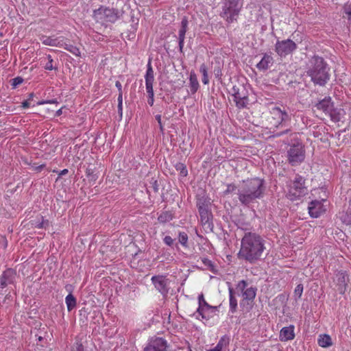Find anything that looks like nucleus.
<instances>
[{"label": "nucleus", "instance_id": "nucleus-43", "mask_svg": "<svg viewBox=\"0 0 351 351\" xmlns=\"http://www.w3.org/2000/svg\"><path fill=\"white\" fill-rule=\"evenodd\" d=\"M236 189V186L233 184H229L227 186L226 190L224 191L225 194H228L233 192Z\"/></svg>", "mask_w": 351, "mask_h": 351}, {"label": "nucleus", "instance_id": "nucleus-25", "mask_svg": "<svg viewBox=\"0 0 351 351\" xmlns=\"http://www.w3.org/2000/svg\"><path fill=\"white\" fill-rule=\"evenodd\" d=\"M228 343L229 338L226 336H223L219 339V342L215 348H210L207 351H223V350L226 348Z\"/></svg>", "mask_w": 351, "mask_h": 351}, {"label": "nucleus", "instance_id": "nucleus-59", "mask_svg": "<svg viewBox=\"0 0 351 351\" xmlns=\"http://www.w3.org/2000/svg\"><path fill=\"white\" fill-rule=\"evenodd\" d=\"M4 243H5V247H6L7 245H8V241L5 239H4Z\"/></svg>", "mask_w": 351, "mask_h": 351}, {"label": "nucleus", "instance_id": "nucleus-35", "mask_svg": "<svg viewBox=\"0 0 351 351\" xmlns=\"http://www.w3.org/2000/svg\"><path fill=\"white\" fill-rule=\"evenodd\" d=\"M188 235L184 232H180L178 234V240L180 243L185 248L189 247L188 245Z\"/></svg>", "mask_w": 351, "mask_h": 351}, {"label": "nucleus", "instance_id": "nucleus-10", "mask_svg": "<svg viewBox=\"0 0 351 351\" xmlns=\"http://www.w3.org/2000/svg\"><path fill=\"white\" fill-rule=\"evenodd\" d=\"M155 289L162 295H167L169 290L170 280L166 275H156L151 278Z\"/></svg>", "mask_w": 351, "mask_h": 351}, {"label": "nucleus", "instance_id": "nucleus-40", "mask_svg": "<svg viewBox=\"0 0 351 351\" xmlns=\"http://www.w3.org/2000/svg\"><path fill=\"white\" fill-rule=\"evenodd\" d=\"M198 304H199L198 306H204L206 308H207V306H208V304L206 301L204 296L202 293L198 296Z\"/></svg>", "mask_w": 351, "mask_h": 351}, {"label": "nucleus", "instance_id": "nucleus-62", "mask_svg": "<svg viewBox=\"0 0 351 351\" xmlns=\"http://www.w3.org/2000/svg\"><path fill=\"white\" fill-rule=\"evenodd\" d=\"M244 99L245 98L243 97V101H242L243 105L244 104Z\"/></svg>", "mask_w": 351, "mask_h": 351}, {"label": "nucleus", "instance_id": "nucleus-32", "mask_svg": "<svg viewBox=\"0 0 351 351\" xmlns=\"http://www.w3.org/2000/svg\"><path fill=\"white\" fill-rule=\"evenodd\" d=\"M199 71L202 74V83L205 85L208 84L209 78L208 75V68L205 64H201L199 67Z\"/></svg>", "mask_w": 351, "mask_h": 351}, {"label": "nucleus", "instance_id": "nucleus-16", "mask_svg": "<svg viewBox=\"0 0 351 351\" xmlns=\"http://www.w3.org/2000/svg\"><path fill=\"white\" fill-rule=\"evenodd\" d=\"M16 272L12 269H8L0 277V287L4 288L8 285L12 284L15 278Z\"/></svg>", "mask_w": 351, "mask_h": 351}, {"label": "nucleus", "instance_id": "nucleus-49", "mask_svg": "<svg viewBox=\"0 0 351 351\" xmlns=\"http://www.w3.org/2000/svg\"><path fill=\"white\" fill-rule=\"evenodd\" d=\"M154 95L152 96H148L147 103L150 106H152L154 105Z\"/></svg>", "mask_w": 351, "mask_h": 351}, {"label": "nucleus", "instance_id": "nucleus-3", "mask_svg": "<svg viewBox=\"0 0 351 351\" xmlns=\"http://www.w3.org/2000/svg\"><path fill=\"white\" fill-rule=\"evenodd\" d=\"M265 191L264 182L260 178H254L245 182L243 189V204L250 203L261 198Z\"/></svg>", "mask_w": 351, "mask_h": 351}, {"label": "nucleus", "instance_id": "nucleus-9", "mask_svg": "<svg viewBox=\"0 0 351 351\" xmlns=\"http://www.w3.org/2000/svg\"><path fill=\"white\" fill-rule=\"evenodd\" d=\"M238 0H226L224 3L221 16L226 19L228 23H232L237 20L239 16V10L237 9Z\"/></svg>", "mask_w": 351, "mask_h": 351}, {"label": "nucleus", "instance_id": "nucleus-57", "mask_svg": "<svg viewBox=\"0 0 351 351\" xmlns=\"http://www.w3.org/2000/svg\"><path fill=\"white\" fill-rule=\"evenodd\" d=\"M243 283V291L245 289L246 283L244 280L242 281Z\"/></svg>", "mask_w": 351, "mask_h": 351}, {"label": "nucleus", "instance_id": "nucleus-12", "mask_svg": "<svg viewBox=\"0 0 351 351\" xmlns=\"http://www.w3.org/2000/svg\"><path fill=\"white\" fill-rule=\"evenodd\" d=\"M325 202L326 200L322 199V200H313L310 202L308 209L311 217L317 218L326 211V207L323 204Z\"/></svg>", "mask_w": 351, "mask_h": 351}, {"label": "nucleus", "instance_id": "nucleus-26", "mask_svg": "<svg viewBox=\"0 0 351 351\" xmlns=\"http://www.w3.org/2000/svg\"><path fill=\"white\" fill-rule=\"evenodd\" d=\"M340 219L346 225H351V199L349 201V206L346 212L340 214Z\"/></svg>", "mask_w": 351, "mask_h": 351}, {"label": "nucleus", "instance_id": "nucleus-22", "mask_svg": "<svg viewBox=\"0 0 351 351\" xmlns=\"http://www.w3.org/2000/svg\"><path fill=\"white\" fill-rule=\"evenodd\" d=\"M199 88L197 77L194 71H191L189 75V88L191 94H195Z\"/></svg>", "mask_w": 351, "mask_h": 351}, {"label": "nucleus", "instance_id": "nucleus-6", "mask_svg": "<svg viewBox=\"0 0 351 351\" xmlns=\"http://www.w3.org/2000/svg\"><path fill=\"white\" fill-rule=\"evenodd\" d=\"M305 158V149L302 142L295 141L287 150V160L292 166L301 164Z\"/></svg>", "mask_w": 351, "mask_h": 351}, {"label": "nucleus", "instance_id": "nucleus-17", "mask_svg": "<svg viewBox=\"0 0 351 351\" xmlns=\"http://www.w3.org/2000/svg\"><path fill=\"white\" fill-rule=\"evenodd\" d=\"M239 88L233 86L229 91L230 97L229 101L230 104L234 103L235 106L240 109L241 107V95L239 91Z\"/></svg>", "mask_w": 351, "mask_h": 351}, {"label": "nucleus", "instance_id": "nucleus-4", "mask_svg": "<svg viewBox=\"0 0 351 351\" xmlns=\"http://www.w3.org/2000/svg\"><path fill=\"white\" fill-rule=\"evenodd\" d=\"M119 17L118 10L105 5H100L93 10V18L96 23L107 26L108 23H115Z\"/></svg>", "mask_w": 351, "mask_h": 351}, {"label": "nucleus", "instance_id": "nucleus-54", "mask_svg": "<svg viewBox=\"0 0 351 351\" xmlns=\"http://www.w3.org/2000/svg\"><path fill=\"white\" fill-rule=\"evenodd\" d=\"M153 187H154V190L155 192H157L158 191V184H157V181L156 180H154Z\"/></svg>", "mask_w": 351, "mask_h": 351}, {"label": "nucleus", "instance_id": "nucleus-15", "mask_svg": "<svg viewBox=\"0 0 351 351\" xmlns=\"http://www.w3.org/2000/svg\"><path fill=\"white\" fill-rule=\"evenodd\" d=\"M146 91L148 96L154 95L153 84L154 82V73L150 61L147 64V69L145 75Z\"/></svg>", "mask_w": 351, "mask_h": 351}, {"label": "nucleus", "instance_id": "nucleus-18", "mask_svg": "<svg viewBox=\"0 0 351 351\" xmlns=\"http://www.w3.org/2000/svg\"><path fill=\"white\" fill-rule=\"evenodd\" d=\"M316 107L318 110H322L324 113H331L333 109V104L330 97H326L322 100L319 101Z\"/></svg>", "mask_w": 351, "mask_h": 351}, {"label": "nucleus", "instance_id": "nucleus-58", "mask_svg": "<svg viewBox=\"0 0 351 351\" xmlns=\"http://www.w3.org/2000/svg\"><path fill=\"white\" fill-rule=\"evenodd\" d=\"M287 132V130H285V131H284L283 132H281V133H280V134H277V136H280V135H282V134L286 133Z\"/></svg>", "mask_w": 351, "mask_h": 351}, {"label": "nucleus", "instance_id": "nucleus-61", "mask_svg": "<svg viewBox=\"0 0 351 351\" xmlns=\"http://www.w3.org/2000/svg\"><path fill=\"white\" fill-rule=\"evenodd\" d=\"M119 111H122V107H118Z\"/></svg>", "mask_w": 351, "mask_h": 351}, {"label": "nucleus", "instance_id": "nucleus-52", "mask_svg": "<svg viewBox=\"0 0 351 351\" xmlns=\"http://www.w3.org/2000/svg\"><path fill=\"white\" fill-rule=\"evenodd\" d=\"M69 172L68 169H64L62 171H60L58 173L59 176H64L66 174H67Z\"/></svg>", "mask_w": 351, "mask_h": 351}, {"label": "nucleus", "instance_id": "nucleus-8", "mask_svg": "<svg viewBox=\"0 0 351 351\" xmlns=\"http://www.w3.org/2000/svg\"><path fill=\"white\" fill-rule=\"evenodd\" d=\"M297 49V45L291 39L278 40L275 44V51L281 58L291 55Z\"/></svg>", "mask_w": 351, "mask_h": 351}, {"label": "nucleus", "instance_id": "nucleus-45", "mask_svg": "<svg viewBox=\"0 0 351 351\" xmlns=\"http://www.w3.org/2000/svg\"><path fill=\"white\" fill-rule=\"evenodd\" d=\"M85 173L88 178L94 177V169L90 167H87Z\"/></svg>", "mask_w": 351, "mask_h": 351}, {"label": "nucleus", "instance_id": "nucleus-55", "mask_svg": "<svg viewBox=\"0 0 351 351\" xmlns=\"http://www.w3.org/2000/svg\"><path fill=\"white\" fill-rule=\"evenodd\" d=\"M45 165H40L38 167H36V170L37 171H40L45 167Z\"/></svg>", "mask_w": 351, "mask_h": 351}, {"label": "nucleus", "instance_id": "nucleus-28", "mask_svg": "<svg viewBox=\"0 0 351 351\" xmlns=\"http://www.w3.org/2000/svg\"><path fill=\"white\" fill-rule=\"evenodd\" d=\"M318 344L322 348H328L332 346V339L328 335H320L318 339Z\"/></svg>", "mask_w": 351, "mask_h": 351}, {"label": "nucleus", "instance_id": "nucleus-11", "mask_svg": "<svg viewBox=\"0 0 351 351\" xmlns=\"http://www.w3.org/2000/svg\"><path fill=\"white\" fill-rule=\"evenodd\" d=\"M167 341L161 337H153L149 340L143 351H165Z\"/></svg>", "mask_w": 351, "mask_h": 351}, {"label": "nucleus", "instance_id": "nucleus-42", "mask_svg": "<svg viewBox=\"0 0 351 351\" xmlns=\"http://www.w3.org/2000/svg\"><path fill=\"white\" fill-rule=\"evenodd\" d=\"M163 241L167 245L171 246L174 241L170 236H165L163 239Z\"/></svg>", "mask_w": 351, "mask_h": 351}, {"label": "nucleus", "instance_id": "nucleus-30", "mask_svg": "<svg viewBox=\"0 0 351 351\" xmlns=\"http://www.w3.org/2000/svg\"><path fill=\"white\" fill-rule=\"evenodd\" d=\"M230 313H234L237 311V300L234 295L232 289H230Z\"/></svg>", "mask_w": 351, "mask_h": 351}, {"label": "nucleus", "instance_id": "nucleus-13", "mask_svg": "<svg viewBox=\"0 0 351 351\" xmlns=\"http://www.w3.org/2000/svg\"><path fill=\"white\" fill-rule=\"evenodd\" d=\"M40 42L47 46L56 47H62L63 46V41H66L67 38L64 36H48L46 35H42L40 37Z\"/></svg>", "mask_w": 351, "mask_h": 351}, {"label": "nucleus", "instance_id": "nucleus-21", "mask_svg": "<svg viewBox=\"0 0 351 351\" xmlns=\"http://www.w3.org/2000/svg\"><path fill=\"white\" fill-rule=\"evenodd\" d=\"M216 310V307L212 306L208 304L207 308L206 306H198L197 312L199 315L202 317V319H208L211 314L214 313Z\"/></svg>", "mask_w": 351, "mask_h": 351}, {"label": "nucleus", "instance_id": "nucleus-38", "mask_svg": "<svg viewBox=\"0 0 351 351\" xmlns=\"http://www.w3.org/2000/svg\"><path fill=\"white\" fill-rule=\"evenodd\" d=\"M303 293V285L299 284L296 286L294 290V297L295 299L300 298Z\"/></svg>", "mask_w": 351, "mask_h": 351}, {"label": "nucleus", "instance_id": "nucleus-23", "mask_svg": "<svg viewBox=\"0 0 351 351\" xmlns=\"http://www.w3.org/2000/svg\"><path fill=\"white\" fill-rule=\"evenodd\" d=\"M197 206L202 221L204 222L205 223H207L208 221L209 213L207 208H206V206L204 203H201L200 202H197Z\"/></svg>", "mask_w": 351, "mask_h": 351}, {"label": "nucleus", "instance_id": "nucleus-47", "mask_svg": "<svg viewBox=\"0 0 351 351\" xmlns=\"http://www.w3.org/2000/svg\"><path fill=\"white\" fill-rule=\"evenodd\" d=\"M156 119L157 120V121L159 124L160 131L162 132L164 128H163V125H162V121H161V115L157 114L156 116Z\"/></svg>", "mask_w": 351, "mask_h": 351}, {"label": "nucleus", "instance_id": "nucleus-33", "mask_svg": "<svg viewBox=\"0 0 351 351\" xmlns=\"http://www.w3.org/2000/svg\"><path fill=\"white\" fill-rule=\"evenodd\" d=\"M343 18L346 19L348 21L349 25L351 27V4H345L343 5Z\"/></svg>", "mask_w": 351, "mask_h": 351}, {"label": "nucleus", "instance_id": "nucleus-63", "mask_svg": "<svg viewBox=\"0 0 351 351\" xmlns=\"http://www.w3.org/2000/svg\"><path fill=\"white\" fill-rule=\"evenodd\" d=\"M190 351H192L191 350H190Z\"/></svg>", "mask_w": 351, "mask_h": 351}, {"label": "nucleus", "instance_id": "nucleus-27", "mask_svg": "<svg viewBox=\"0 0 351 351\" xmlns=\"http://www.w3.org/2000/svg\"><path fill=\"white\" fill-rule=\"evenodd\" d=\"M62 43L63 46H62L61 48H64L65 50L69 51L75 56H80V51L79 48L71 43H68V39L66 41H63Z\"/></svg>", "mask_w": 351, "mask_h": 351}, {"label": "nucleus", "instance_id": "nucleus-24", "mask_svg": "<svg viewBox=\"0 0 351 351\" xmlns=\"http://www.w3.org/2000/svg\"><path fill=\"white\" fill-rule=\"evenodd\" d=\"M256 296V289L253 287L247 288L244 292H243V300H247V304H250L253 302L254 298Z\"/></svg>", "mask_w": 351, "mask_h": 351}, {"label": "nucleus", "instance_id": "nucleus-60", "mask_svg": "<svg viewBox=\"0 0 351 351\" xmlns=\"http://www.w3.org/2000/svg\"><path fill=\"white\" fill-rule=\"evenodd\" d=\"M237 255L238 256H240L241 255V249L239 251Z\"/></svg>", "mask_w": 351, "mask_h": 351}, {"label": "nucleus", "instance_id": "nucleus-51", "mask_svg": "<svg viewBox=\"0 0 351 351\" xmlns=\"http://www.w3.org/2000/svg\"><path fill=\"white\" fill-rule=\"evenodd\" d=\"M115 86L119 89V93H122V86H121V84L120 83V82L117 81L115 83Z\"/></svg>", "mask_w": 351, "mask_h": 351}, {"label": "nucleus", "instance_id": "nucleus-50", "mask_svg": "<svg viewBox=\"0 0 351 351\" xmlns=\"http://www.w3.org/2000/svg\"><path fill=\"white\" fill-rule=\"evenodd\" d=\"M21 107L23 108H27L29 107V102L27 100H25L22 102Z\"/></svg>", "mask_w": 351, "mask_h": 351}, {"label": "nucleus", "instance_id": "nucleus-37", "mask_svg": "<svg viewBox=\"0 0 351 351\" xmlns=\"http://www.w3.org/2000/svg\"><path fill=\"white\" fill-rule=\"evenodd\" d=\"M47 62L45 64V69L46 70H49V71H51L53 69H56L55 67H53V60L52 58V56L51 55H47Z\"/></svg>", "mask_w": 351, "mask_h": 351}, {"label": "nucleus", "instance_id": "nucleus-44", "mask_svg": "<svg viewBox=\"0 0 351 351\" xmlns=\"http://www.w3.org/2000/svg\"><path fill=\"white\" fill-rule=\"evenodd\" d=\"M202 261L205 266H207L208 267H211L213 266L212 261L207 258H203L202 259Z\"/></svg>", "mask_w": 351, "mask_h": 351}, {"label": "nucleus", "instance_id": "nucleus-46", "mask_svg": "<svg viewBox=\"0 0 351 351\" xmlns=\"http://www.w3.org/2000/svg\"><path fill=\"white\" fill-rule=\"evenodd\" d=\"M23 82V79L20 77H15L14 79H13V83H12V86H16L20 84H21Z\"/></svg>", "mask_w": 351, "mask_h": 351}, {"label": "nucleus", "instance_id": "nucleus-39", "mask_svg": "<svg viewBox=\"0 0 351 351\" xmlns=\"http://www.w3.org/2000/svg\"><path fill=\"white\" fill-rule=\"evenodd\" d=\"M328 114H329L330 116L331 119L335 122L339 121L341 119L340 113L339 112L336 113V110H334V108L332 109V111L331 112V113H328Z\"/></svg>", "mask_w": 351, "mask_h": 351}, {"label": "nucleus", "instance_id": "nucleus-34", "mask_svg": "<svg viewBox=\"0 0 351 351\" xmlns=\"http://www.w3.org/2000/svg\"><path fill=\"white\" fill-rule=\"evenodd\" d=\"M187 26H188V21L186 18H184L182 19V21L181 22V28L179 30V33H178L179 38H182V39L185 38V34L187 31Z\"/></svg>", "mask_w": 351, "mask_h": 351}, {"label": "nucleus", "instance_id": "nucleus-7", "mask_svg": "<svg viewBox=\"0 0 351 351\" xmlns=\"http://www.w3.org/2000/svg\"><path fill=\"white\" fill-rule=\"evenodd\" d=\"M271 120L270 123L272 125L278 128L281 125H286V123L290 121V116L285 109L275 106L270 110Z\"/></svg>", "mask_w": 351, "mask_h": 351}, {"label": "nucleus", "instance_id": "nucleus-2", "mask_svg": "<svg viewBox=\"0 0 351 351\" xmlns=\"http://www.w3.org/2000/svg\"><path fill=\"white\" fill-rule=\"evenodd\" d=\"M328 70L324 59L317 56H313L307 64L308 75L315 84L320 86H324L329 80Z\"/></svg>", "mask_w": 351, "mask_h": 351}, {"label": "nucleus", "instance_id": "nucleus-20", "mask_svg": "<svg viewBox=\"0 0 351 351\" xmlns=\"http://www.w3.org/2000/svg\"><path fill=\"white\" fill-rule=\"evenodd\" d=\"M274 63L273 57L269 54H265L262 59L256 64V67L261 71L268 69Z\"/></svg>", "mask_w": 351, "mask_h": 351}, {"label": "nucleus", "instance_id": "nucleus-19", "mask_svg": "<svg viewBox=\"0 0 351 351\" xmlns=\"http://www.w3.org/2000/svg\"><path fill=\"white\" fill-rule=\"evenodd\" d=\"M295 337L294 326L291 325L283 327L280 332L279 338L281 341H287L293 339Z\"/></svg>", "mask_w": 351, "mask_h": 351}, {"label": "nucleus", "instance_id": "nucleus-14", "mask_svg": "<svg viewBox=\"0 0 351 351\" xmlns=\"http://www.w3.org/2000/svg\"><path fill=\"white\" fill-rule=\"evenodd\" d=\"M348 276L346 272L339 271L335 274L334 283L335 289L341 294H343L346 290Z\"/></svg>", "mask_w": 351, "mask_h": 351}, {"label": "nucleus", "instance_id": "nucleus-29", "mask_svg": "<svg viewBox=\"0 0 351 351\" xmlns=\"http://www.w3.org/2000/svg\"><path fill=\"white\" fill-rule=\"evenodd\" d=\"M68 311H72L76 306L77 302L75 298L72 293H69L65 298Z\"/></svg>", "mask_w": 351, "mask_h": 351}, {"label": "nucleus", "instance_id": "nucleus-31", "mask_svg": "<svg viewBox=\"0 0 351 351\" xmlns=\"http://www.w3.org/2000/svg\"><path fill=\"white\" fill-rule=\"evenodd\" d=\"M173 219V215L169 211H165L162 213L158 217V220L160 223H167Z\"/></svg>", "mask_w": 351, "mask_h": 351}, {"label": "nucleus", "instance_id": "nucleus-1", "mask_svg": "<svg viewBox=\"0 0 351 351\" xmlns=\"http://www.w3.org/2000/svg\"><path fill=\"white\" fill-rule=\"evenodd\" d=\"M264 250L263 240L256 234H245L243 237V257L250 262L259 259Z\"/></svg>", "mask_w": 351, "mask_h": 351}, {"label": "nucleus", "instance_id": "nucleus-56", "mask_svg": "<svg viewBox=\"0 0 351 351\" xmlns=\"http://www.w3.org/2000/svg\"><path fill=\"white\" fill-rule=\"evenodd\" d=\"M62 108L58 110L56 112V116H60L62 114Z\"/></svg>", "mask_w": 351, "mask_h": 351}, {"label": "nucleus", "instance_id": "nucleus-36", "mask_svg": "<svg viewBox=\"0 0 351 351\" xmlns=\"http://www.w3.org/2000/svg\"><path fill=\"white\" fill-rule=\"evenodd\" d=\"M176 170L180 171L181 176H186L188 174V171L186 166L183 163H178L176 166Z\"/></svg>", "mask_w": 351, "mask_h": 351}, {"label": "nucleus", "instance_id": "nucleus-53", "mask_svg": "<svg viewBox=\"0 0 351 351\" xmlns=\"http://www.w3.org/2000/svg\"><path fill=\"white\" fill-rule=\"evenodd\" d=\"M178 39H179V47H180V50H182V49L184 47V39H182V38H178Z\"/></svg>", "mask_w": 351, "mask_h": 351}, {"label": "nucleus", "instance_id": "nucleus-41", "mask_svg": "<svg viewBox=\"0 0 351 351\" xmlns=\"http://www.w3.org/2000/svg\"><path fill=\"white\" fill-rule=\"evenodd\" d=\"M42 221L38 222H34L33 221L31 222L32 226L36 228H43L44 227V224L45 223V221L44 220L43 217H41ZM46 223H47V221H46Z\"/></svg>", "mask_w": 351, "mask_h": 351}, {"label": "nucleus", "instance_id": "nucleus-48", "mask_svg": "<svg viewBox=\"0 0 351 351\" xmlns=\"http://www.w3.org/2000/svg\"><path fill=\"white\" fill-rule=\"evenodd\" d=\"M117 99H118V107H122V102H123L122 93H119Z\"/></svg>", "mask_w": 351, "mask_h": 351}, {"label": "nucleus", "instance_id": "nucleus-5", "mask_svg": "<svg viewBox=\"0 0 351 351\" xmlns=\"http://www.w3.org/2000/svg\"><path fill=\"white\" fill-rule=\"evenodd\" d=\"M307 193V189L305 186L304 178L296 175L294 180L287 185L286 196L291 201L300 199Z\"/></svg>", "mask_w": 351, "mask_h": 351}]
</instances>
